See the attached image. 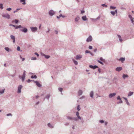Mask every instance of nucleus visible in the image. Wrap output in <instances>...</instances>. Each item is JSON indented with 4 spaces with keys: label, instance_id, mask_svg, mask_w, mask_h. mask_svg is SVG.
<instances>
[{
    "label": "nucleus",
    "instance_id": "obj_20",
    "mask_svg": "<svg viewBox=\"0 0 134 134\" xmlns=\"http://www.w3.org/2000/svg\"><path fill=\"white\" fill-rule=\"evenodd\" d=\"M20 2L21 3L23 2L22 4L25 5L26 4L25 0H20Z\"/></svg>",
    "mask_w": 134,
    "mask_h": 134
},
{
    "label": "nucleus",
    "instance_id": "obj_64",
    "mask_svg": "<svg viewBox=\"0 0 134 134\" xmlns=\"http://www.w3.org/2000/svg\"><path fill=\"white\" fill-rule=\"evenodd\" d=\"M98 71L99 73L100 72V68H98Z\"/></svg>",
    "mask_w": 134,
    "mask_h": 134
},
{
    "label": "nucleus",
    "instance_id": "obj_29",
    "mask_svg": "<svg viewBox=\"0 0 134 134\" xmlns=\"http://www.w3.org/2000/svg\"><path fill=\"white\" fill-rule=\"evenodd\" d=\"M110 8L111 9H114L116 8V7H115L114 6H110Z\"/></svg>",
    "mask_w": 134,
    "mask_h": 134
},
{
    "label": "nucleus",
    "instance_id": "obj_12",
    "mask_svg": "<svg viewBox=\"0 0 134 134\" xmlns=\"http://www.w3.org/2000/svg\"><path fill=\"white\" fill-rule=\"evenodd\" d=\"M116 94L115 93H111L109 95V97L110 98H111L112 97L114 96Z\"/></svg>",
    "mask_w": 134,
    "mask_h": 134
},
{
    "label": "nucleus",
    "instance_id": "obj_26",
    "mask_svg": "<svg viewBox=\"0 0 134 134\" xmlns=\"http://www.w3.org/2000/svg\"><path fill=\"white\" fill-rule=\"evenodd\" d=\"M133 94V92H129V93L128 94V96H131Z\"/></svg>",
    "mask_w": 134,
    "mask_h": 134
},
{
    "label": "nucleus",
    "instance_id": "obj_9",
    "mask_svg": "<svg viewBox=\"0 0 134 134\" xmlns=\"http://www.w3.org/2000/svg\"><path fill=\"white\" fill-rule=\"evenodd\" d=\"M23 87L21 85H20L18 87V93H20L21 92V90Z\"/></svg>",
    "mask_w": 134,
    "mask_h": 134
},
{
    "label": "nucleus",
    "instance_id": "obj_23",
    "mask_svg": "<svg viewBox=\"0 0 134 134\" xmlns=\"http://www.w3.org/2000/svg\"><path fill=\"white\" fill-rule=\"evenodd\" d=\"M10 38L11 39L14 40L15 39V37L14 36H13L12 35H11L10 36Z\"/></svg>",
    "mask_w": 134,
    "mask_h": 134
},
{
    "label": "nucleus",
    "instance_id": "obj_11",
    "mask_svg": "<svg viewBox=\"0 0 134 134\" xmlns=\"http://www.w3.org/2000/svg\"><path fill=\"white\" fill-rule=\"evenodd\" d=\"M21 31L24 33H26L27 32V28H24L23 29H21Z\"/></svg>",
    "mask_w": 134,
    "mask_h": 134
},
{
    "label": "nucleus",
    "instance_id": "obj_56",
    "mask_svg": "<svg viewBox=\"0 0 134 134\" xmlns=\"http://www.w3.org/2000/svg\"><path fill=\"white\" fill-rule=\"evenodd\" d=\"M89 48L90 49H92V47L91 46H89Z\"/></svg>",
    "mask_w": 134,
    "mask_h": 134
},
{
    "label": "nucleus",
    "instance_id": "obj_51",
    "mask_svg": "<svg viewBox=\"0 0 134 134\" xmlns=\"http://www.w3.org/2000/svg\"><path fill=\"white\" fill-rule=\"evenodd\" d=\"M85 52L86 53H90V52L88 50H86L85 51Z\"/></svg>",
    "mask_w": 134,
    "mask_h": 134
},
{
    "label": "nucleus",
    "instance_id": "obj_59",
    "mask_svg": "<svg viewBox=\"0 0 134 134\" xmlns=\"http://www.w3.org/2000/svg\"><path fill=\"white\" fill-rule=\"evenodd\" d=\"M55 34H57L58 33V31L57 30H55Z\"/></svg>",
    "mask_w": 134,
    "mask_h": 134
},
{
    "label": "nucleus",
    "instance_id": "obj_3",
    "mask_svg": "<svg viewBox=\"0 0 134 134\" xmlns=\"http://www.w3.org/2000/svg\"><path fill=\"white\" fill-rule=\"evenodd\" d=\"M41 54L42 56H44L45 58L46 59L49 58L50 57V55H46L42 53H41Z\"/></svg>",
    "mask_w": 134,
    "mask_h": 134
},
{
    "label": "nucleus",
    "instance_id": "obj_52",
    "mask_svg": "<svg viewBox=\"0 0 134 134\" xmlns=\"http://www.w3.org/2000/svg\"><path fill=\"white\" fill-rule=\"evenodd\" d=\"M87 19L86 18V15H84V21H86L87 20Z\"/></svg>",
    "mask_w": 134,
    "mask_h": 134
},
{
    "label": "nucleus",
    "instance_id": "obj_30",
    "mask_svg": "<svg viewBox=\"0 0 134 134\" xmlns=\"http://www.w3.org/2000/svg\"><path fill=\"white\" fill-rule=\"evenodd\" d=\"M123 98L125 100L126 102L127 103V104H129V103L128 102V101L127 99L126 98H125V97H123Z\"/></svg>",
    "mask_w": 134,
    "mask_h": 134
},
{
    "label": "nucleus",
    "instance_id": "obj_25",
    "mask_svg": "<svg viewBox=\"0 0 134 134\" xmlns=\"http://www.w3.org/2000/svg\"><path fill=\"white\" fill-rule=\"evenodd\" d=\"M32 83H35L36 84H40L38 82V81H34V80H33L32 81V82H31Z\"/></svg>",
    "mask_w": 134,
    "mask_h": 134
},
{
    "label": "nucleus",
    "instance_id": "obj_35",
    "mask_svg": "<svg viewBox=\"0 0 134 134\" xmlns=\"http://www.w3.org/2000/svg\"><path fill=\"white\" fill-rule=\"evenodd\" d=\"M31 59L32 60H35L37 59V58L36 57H32L31 58Z\"/></svg>",
    "mask_w": 134,
    "mask_h": 134
},
{
    "label": "nucleus",
    "instance_id": "obj_8",
    "mask_svg": "<svg viewBox=\"0 0 134 134\" xmlns=\"http://www.w3.org/2000/svg\"><path fill=\"white\" fill-rule=\"evenodd\" d=\"M100 18V16L99 15L97 18L96 19H93V18H91V19L92 20V21L94 22H95L97 20L99 19Z\"/></svg>",
    "mask_w": 134,
    "mask_h": 134
},
{
    "label": "nucleus",
    "instance_id": "obj_53",
    "mask_svg": "<svg viewBox=\"0 0 134 134\" xmlns=\"http://www.w3.org/2000/svg\"><path fill=\"white\" fill-rule=\"evenodd\" d=\"M9 26H13V27H15V25H14L12 24H10Z\"/></svg>",
    "mask_w": 134,
    "mask_h": 134
},
{
    "label": "nucleus",
    "instance_id": "obj_27",
    "mask_svg": "<svg viewBox=\"0 0 134 134\" xmlns=\"http://www.w3.org/2000/svg\"><path fill=\"white\" fill-rule=\"evenodd\" d=\"M31 78H32V79H34V78H35V79H36L37 78V76H36V75H35L34 76L33 75H32L31 76Z\"/></svg>",
    "mask_w": 134,
    "mask_h": 134
},
{
    "label": "nucleus",
    "instance_id": "obj_17",
    "mask_svg": "<svg viewBox=\"0 0 134 134\" xmlns=\"http://www.w3.org/2000/svg\"><path fill=\"white\" fill-rule=\"evenodd\" d=\"M22 27L21 25H20L19 26H15V29H16L18 28H22Z\"/></svg>",
    "mask_w": 134,
    "mask_h": 134
},
{
    "label": "nucleus",
    "instance_id": "obj_16",
    "mask_svg": "<svg viewBox=\"0 0 134 134\" xmlns=\"http://www.w3.org/2000/svg\"><path fill=\"white\" fill-rule=\"evenodd\" d=\"M19 78L20 79H21V80L22 81H23L25 80V77H23L21 76H19Z\"/></svg>",
    "mask_w": 134,
    "mask_h": 134
},
{
    "label": "nucleus",
    "instance_id": "obj_32",
    "mask_svg": "<svg viewBox=\"0 0 134 134\" xmlns=\"http://www.w3.org/2000/svg\"><path fill=\"white\" fill-rule=\"evenodd\" d=\"M100 60L103 62H105V59H103V58L102 57H100Z\"/></svg>",
    "mask_w": 134,
    "mask_h": 134
},
{
    "label": "nucleus",
    "instance_id": "obj_19",
    "mask_svg": "<svg viewBox=\"0 0 134 134\" xmlns=\"http://www.w3.org/2000/svg\"><path fill=\"white\" fill-rule=\"evenodd\" d=\"M118 36L120 42H121L122 41V40L121 39V36L119 35H118Z\"/></svg>",
    "mask_w": 134,
    "mask_h": 134
},
{
    "label": "nucleus",
    "instance_id": "obj_48",
    "mask_svg": "<svg viewBox=\"0 0 134 134\" xmlns=\"http://www.w3.org/2000/svg\"><path fill=\"white\" fill-rule=\"evenodd\" d=\"M37 87H41V84H36Z\"/></svg>",
    "mask_w": 134,
    "mask_h": 134
},
{
    "label": "nucleus",
    "instance_id": "obj_5",
    "mask_svg": "<svg viewBox=\"0 0 134 134\" xmlns=\"http://www.w3.org/2000/svg\"><path fill=\"white\" fill-rule=\"evenodd\" d=\"M82 56L81 55H77L75 58L76 60H80L82 57Z\"/></svg>",
    "mask_w": 134,
    "mask_h": 134
},
{
    "label": "nucleus",
    "instance_id": "obj_31",
    "mask_svg": "<svg viewBox=\"0 0 134 134\" xmlns=\"http://www.w3.org/2000/svg\"><path fill=\"white\" fill-rule=\"evenodd\" d=\"M82 93V91L81 90H79L78 92V94L79 95H81Z\"/></svg>",
    "mask_w": 134,
    "mask_h": 134
},
{
    "label": "nucleus",
    "instance_id": "obj_57",
    "mask_svg": "<svg viewBox=\"0 0 134 134\" xmlns=\"http://www.w3.org/2000/svg\"><path fill=\"white\" fill-rule=\"evenodd\" d=\"M68 118L69 119H70V120H71V119H72V118L70 117H68Z\"/></svg>",
    "mask_w": 134,
    "mask_h": 134
},
{
    "label": "nucleus",
    "instance_id": "obj_34",
    "mask_svg": "<svg viewBox=\"0 0 134 134\" xmlns=\"http://www.w3.org/2000/svg\"><path fill=\"white\" fill-rule=\"evenodd\" d=\"M22 76L25 77V71H24L23 74Z\"/></svg>",
    "mask_w": 134,
    "mask_h": 134
},
{
    "label": "nucleus",
    "instance_id": "obj_46",
    "mask_svg": "<svg viewBox=\"0 0 134 134\" xmlns=\"http://www.w3.org/2000/svg\"><path fill=\"white\" fill-rule=\"evenodd\" d=\"M129 17L130 18V19H133L132 16L131 15H129Z\"/></svg>",
    "mask_w": 134,
    "mask_h": 134
},
{
    "label": "nucleus",
    "instance_id": "obj_10",
    "mask_svg": "<svg viewBox=\"0 0 134 134\" xmlns=\"http://www.w3.org/2000/svg\"><path fill=\"white\" fill-rule=\"evenodd\" d=\"M122 69V68L121 67H117L115 69V70L118 71H120Z\"/></svg>",
    "mask_w": 134,
    "mask_h": 134
},
{
    "label": "nucleus",
    "instance_id": "obj_21",
    "mask_svg": "<svg viewBox=\"0 0 134 134\" xmlns=\"http://www.w3.org/2000/svg\"><path fill=\"white\" fill-rule=\"evenodd\" d=\"M125 60V58H121L119 59V60L121 61L122 62H123V61H124Z\"/></svg>",
    "mask_w": 134,
    "mask_h": 134
},
{
    "label": "nucleus",
    "instance_id": "obj_45",
    "mask_svg": "<svg viewBox=\"0 0 134 134\" xmlns=\"http://www.w3.org/2000/svg\"><path fill=\"white\" fill-rule=\"evenodd\" d=\"M77 109L78 111H79L80 110V106L79 105H78L77 106Z\"/></svg>",
    "mask_w": 134,
    "mask_h": 134
},
{
    "label": "nucleus",
    "instance_id": "obj_1",
    "mask_svg": "<svg viewBox=\"0 0 134 134\" xmlns=\"http://www.w3.org/2000/svg\"><path fill=\"white\" fill-rule=\"evenodd\" d=\"M2 16L4 18H6L8 19H9L10 18V15L7 13L3 14L2 15Z\"/></svg>",
    "mask_w": 134,
    "mask_h": 134
},
{
    "label": "nucleus",
    "instance_id": "obj_62",
    "mask_svg": "<svg viewBox=\"0 0 134 134\" xmlns=\"http://www.w3.org/2000/svg\"><path fill=\"white\" fill-rule=\"evenodd\" d=\"M12 114L10 113L8 114L7 115V116H9V115H11L12 116Z\"/></svg>",
    "mask_w": 134,
    "mask_h": 134
},
{
    "label": "nucleus",
    "instance_id": "obj_58",
    "mask_svg": "<svg viewBox=\"0 0 134 134\" xmlns=\"http://www.w3.org/2000/svg\"><path fill=\"white\" fill-rule=\"evenodd\" d=\"M84 13V10L83 9L82 10H81V13L83 14Z\"/></svg>",
    "mask_w": 134,
    "mask_h": 134
},
{
    "label": "nucleus",
    "instance_id": "obj_61",
    "mask_svg": "<svg viewBox=\"0 0 134 134\" xmlns=\"http://www.w3.org/2000/svg\"><path fill=\"white\" fill-rule=\"evenodd\" d=\"M131 21V22L132 23H133V22H134V21L133 19H130Z\"/></svg>",
    "mask_w": 134,
    "mask_h": 134
},
{
    "label": "nucleus",
    "instance_id": "obj_44",
    "mask_svg": "<svg viewBox=\"0 0 134 134\" xmlns=\"http://www.w3.org/2000/svg\"><path fill=\"white\" fill-rule=\"evenodd\" d=\"M19 22V21L18 20H16V19H15V20H14V22L16 24H17L18 23V22Z\"/></svg>",
    "mask_w": 134,
    "mask_h": 134
},
{
    "label": "nucleus",
    "instance_id": "obj_39",
    "mask_svg": "<svg viewBox=\"0 0 134 134\" xmlns=\"http://www.w3.org/2000/svg\"><path fill=\"white\" fill-rule=\"evenodd\" d=\"M32 81H33V80H30L29 79H28L26 81L28 83H30L31 81L32 82Z\"/></svg>",
    "mask_w": 134,
    "mask_h": 134
},
{
    "label": "nucleus",
    "instance_id": "obj_54",
    "mask_svg": "<svg viewBox=\"0 0 134 134\" xmlns=\"http://www.w3.org/2000/svg\"><path fill=\"white\" fill-rule=\"evenodd\" d=\"M50 97V95H48L46 97V98L48 99Z\"/></svg>",
    "mask_w": 134,
    "mask_h": 134
},
{
    "label": "nucleus",
    "instance_id": "obj_36",
    "mask_svg": "<svg viewBox=\"0 0 134 134\" xmlns=\"http://www.w3.org/2000/svg\"><path fill=\"white\" fill-rule=\"evenodd\" d=\"M48 125V126L51 128L53 127V126L50 123H49Z\"/></svg>",
    "mask_w": 134,
    "mask_h": 134
},
{
    "label": "nucleus",
    "instance_id": "obj_43",
    "mask_svg": "<svg viewBox=\"0 0 134 134\" xmlns=\"http://www.w3.org/2000/svg\"><path fill=\"white\" fill-rule=\"evenodd\" d=\"M20 47L18 46L17 47V50L18 51H20Z\"/></svg>",
    "mask_w": 134,
    "mask_h": 134
},
{
    "label": "nucleus",
    "instance_id": "obj_42",
    "mask_svg": "<svg viewBox=\"0 0 134 134\" xmlns=\"http://www.w3.org/2000/svg\"><path fill=\"white\" fill-rule=\"evenodd\" d=\"M102 6L103 7H107V5H105V4H103L102 5Z\"/></svg>",
    "mask_w": 134,
    "mask_h": 134
},
{
    "label": "nucleus",
    "instance_id": "obj_60",
    "mask_svg": "<svg viewBox=\"0 0 134 134\" xmlns=\"http://www.w3.org/2000/svg\"><path fill=\"white\" fill-rule=\"evenodd\" d=\"M115 14H117V9H115V11L114 12Z\"/></svg>",
    "mask_w": 134,
    "mask_h": 134
},
{
    "label": "nucleus",
    "instance_id": "obj_22",
    "mask_svg": "<svg viewBox=\"0 0 134 134\" xmlns=\"http://www.w3.org/2000/svg\"><path fill=\"white\" fill-rule=\"evenodd\" d=\"M79 112H77L76 113V116H77L78 118L80 119H81V118L80 116H79Z\"/></svg>",
    "mask_w": 134,
    "mask_h": 134
},
{
    "label": "nucleus",
    "instance_id": "obj_40",
    "mask_svg": "<svg viewBox=\"0 0 134 134\" xmlns=\"http://www.w3.org/2000/svg\"><path fill=\"white\" fill-rule=\"evenodd\" d=\"M110 13L113 15H114L115 14L114 12V11H111Z\"/></svg>",
    "mask_w": 134,
    "mask_h": 134
},
{
    "label": "nucleus",
    "instance_id": "obj_24",
    "mask_svg": "<svg viewBox=\"0 0 134 134\" xmlns=\"http://www.w3.org/2000/svg\"><path fill=\"white\" fill-rule=\"evenodd\" d=\"M80 19V17L78 16H77V17L75 19V21H77Z\"/></svg>",
    "mask_w": 134,
    "mask_h": 134
},
{
    "label": "nucleus",
    "instance_id": "obj_38",
    "mask_svg": "<svg viewBox=\"0 0 134 134\" xmlns=\"http://www.w3.org/2000/svg\"><path fill=\"white\" fill-rule=\"evenodd\" d=\"M97 61L98 63H100L101 64H102V65H104L103 63L102 62H101V61H100V60H97Z\"/></svg>",
    "mask_w": 134,
    "mask_h": 134
},
{
    "label": "nucleus",
    "instance_id": "obj_47",
    "mask_svg": "<svg viewBox=\"0 0 134 134\" xmlns=\"http://www.w3.org/2000/svg\"><path fill=\"white\" fill-rule=\"evenodd\" d=\"M59 90L60 92H62L63 90V88H59Z\"/></svg>",
    "mask_w": 134,
    "mask_h": 134
},
{
    "label": "nucleus",
    "instance_id": "obj_49",
    "mask_svg": "<svg viewBox=\"0 0 134 134\" xmlns=\"http://www.w3.org/2000/svg\"><path fill=\"white\" fill-rule=\"evenodd\" d=\"M12 9L11 8H8L7 9V10L8 11H10Z\"/></svg>",
    "mask_w": 134,
    "mask_h": 134
},
{
    "label": "nucleus",
    "instance_id": "obj_2",
    "mask_svg": "<svg viewBox=\"0 0 134 134\" xmlns=\"http://www.w3.org/2000/svg\"><path fill=\"white\" fill-rule=\"evenodd\" d=\"M55 12L53 10H51L49 12V14L51 16H52L55 14Z\"/></svg>",
    "mask_w": 134,
    "mask_h": 134
},
{
    "label": "nucleus",
    "instance_id": "obj_7",
    "mask_svg": "<svg viewBox=\"0 0 134 134\" xmlns=\"http://www.w3.org/2000/svg\"><path fill=\"white\" fill-rule=\"evenodd\" d=\"M89 67L91 68L92 69H94L97 68H98V67L97 65L93 66L92 65H90Z\"/></svg>",
    "mask_w": 134,
    "mask_h": 134
},
{
    "label": "nucleus",
    "instance_id": "obj_14",
    "mask_svg": "<svg viewBox=\"0 0 134 134\" xmlns=\"http://www.w3.org/2000/svg\"><path fill=\"white\" fill-rule=\"evenodd\" d=\"M117 99H119L120 100V102L118 103H117L118 104H119V103H122V101L121 100V99L120 98V97L119 96H118L117 98Z\"/></svg>",
    "mask_w": 134,
    "mask_h": 134
},
{
    "label": "nucleus",
    "instance_id": "obj_41",
    "mask_svg": "<svg viewBox=\"0 0 134 134\" xmlns=\"http://www.w3.org/2000/svg\"><path fill=\"white\" fill-rule=\"evenodd\" d=\"M21 8H18L16 9V10H15L13 12L14 13H15L16 12H18V10L20 9Z\"/></svg>",
    "mask_w": 134,
    "mask_h": 134
},
{
    "label": "nucleus",
    "instance_id": "obj_18",
    "mask_svg": "<svg viewBox=\"0 0 134 134\" xmlns=\"http://www.w3.org/2000/svg\"><path fill=\"white\" fill-rule=\"evenodd\" d=\"M72 60L75 65H77L78 64V62L77 61L73 59H72Z\"/></svg>",
    "mask_w": 134,
    "mask_h": 134
},
{
    "label": "nucleus",
    "instance_id": "obj_28",
    "mask_svg": "<svg viewBox=\"0 0 134 134\" xmlns=\"http://www.w3.org/2000/svg\"><path fill=\"white\" fill-rule=\"evenodd\" d=\"M4 49L7 51L9 52V48L8 47H6L4 48Z\"/></svg>",
    "mask_w": 134,
    "mask_h": 134
},
{
    "label": "nucleus",
    "instance_id": "obj_63",
    "mask_svg": "<svg viewBox=\"0 0 134 134\" xmlns=\"http://www.w3.org/2000/svg\"><path fill=\"white\" fill-rule=\"evenodd\" d=\"M100 122L101 123H103L104 122V121L103 120H100Z\"/></svg>",
    "mask_w": 134,
    "mask_h": 134
},
{
    "label": "nucleus",
    "instance_id": "obj_15",
    "mask_svg": "<svg viewBox=\"0 0 134 134\" xmlns=\"http://www.w3.org/2000/svg\"><path fill=\"white\" fill-rule=\"evenodd\" d=\"M128 76L127 74H123L122 76V77L124 79H125L126 78L128 77Z\"/></svg>",
    "mask_w": 134,
    "mask_h": 134
},
{
    "label": "nucleus",
    "instance_id": "obj_13",
    "mask_svg": "<svg viewBox=\"0 0 134 134\" xmlns=\"http://www.w3.org/2000/svg\"><path fill=\"white\" fill-rule=\"evenodd\" d=\"M93 91H91L90 93V97L92 98H93Z\"/></svg>",
    "mask_w": 134,
    "mask_h": 134
},
{
    "label": "nucleus",
    "instance_id": "obj_33",
    "mask_svg": "<svg viewBox=\"0 0 134 134\" xmlns=\"http://www.w3.org/2000/svg\"><path fill=\"white\" fill-rule=\"evenodd\" d=\"M4 89H2L1 90H0V93H1L2 94L4 93Z\"/></svg>",
    "mask_w": 134,
    "mask_h": 134
},
{
    "label": "nucleus",
    "instance_id": "obj_4",
    "mask_svg": "<svg viewBox=\"0 0 134 134\" xmlns=\"http://www.w3.org/2000/svg\"><path fill=\"white\" fill-rule=\"evenodd\" d=\"M92 38L91 36H90L87 39L86 41L87 42H89L92 41Z\"/></svg>",
    "mask_w": 134,
    "mask_h": 134
},
{
    "label": "nucleus",
    "instance_id": "obj_55",
    "mask_svg": "<svg viewBox=\"0 0 134 134\" xmlns=\"http://www.w3.org/2000/svg\"><path fill=\"white\" fill-rule=\"evenodd\" d=\"M20 58L21 59H22V61H24V60H25V58H22L21 57V55H20Z\"/></svg>",
    "mask_w": 134,
    "mask_h": 134
},
{
    "label": "nucleus",
    "instance_id": "obj_37",
    "mask_svg": "<svg viewBox=\"0 0 134 134\" xmlns=\"http://www.w3.org/2000/svg\"><path fill=\"white\" fill-rule=\"evenodd\" d=\"M3 5L2 4H0V8L2 9L3 8Z\"/></svg>",
    "mask_w": 134,
    "mask_h": 134
},
{
    "label": "nucleus",
    "instance_id": "obj_50",
    "mask_svg": "<svg viewBox=\"0 0 134 134\" xmlns=\"http://www.w3.org/2000/svg\"><path fill=\"white\" fill-rule=\"evenodd\" d=\"M35 55H36L37 57H38L39 56V54L37 53V52H35Z\"/></svg>",
    "mask_w": 134,
    "mask_h": 134
},
{
    "label": "nucleus",
    "instance_id": "obj_6",
    "mask_svg": "<svg viewBox=\"0 0 134 134\" xmlns=\"http://www.w3.org/2000/svg\"><path fill=\"white\" fill-rule=\"evenodd\" d=\"M31 29L32 32H35L37 31V28L36 27H31Z\"/></svg>",
    "mask_w": 134,
    "mask_h": 134
}]
</instances>
